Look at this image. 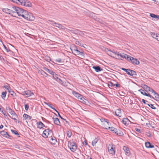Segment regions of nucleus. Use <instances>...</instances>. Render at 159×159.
Returning <instances> with one entry per match:
<instances>
[{
  "label": "nucleus",
  "mask_w": 159,
  "mask_h": 159,
  "mask_svg": "<svg viewBox=\"0 0 159 159\" xmlns=\"http://www.w3.org/2000/svg\"><path fill=\"white\" fill-rule=\"evenodd\" d=\"M12 8L16 13V15H18L19 16H22L28 20L33 21L34 20L35 17L31 13L17 7H13Z\"/></svg>",
  "instance_id": "1"
},
{
  "label": "nucleus",
  "mask_w": 159,
  "mask_h": 159,
  "mask_svg": "<svg viewBox=\"0 0 159 159\" xmlns=\"http://www.w3.org/2000/svg\"><path fill=\"white\" fill-rule=\"evenodd\" d=\"M112 53H113V54H112L113 57L118 59H120V57H122L127 59V57L129 56L126 54L123 53H120L119 54L118 52H113Z\"/></svg>",
  "instance_id": "2"
},
{
  "label": "nucleus",
  "mask_w": 159,
  "mask_h": 159,
  "mask_svg": "<svg viewBox=\"0 0 159 159\" xmlns=\"http://www.w3.org/2000/svg\"><path fill=\"white\" fill-rule=\"evenodd\" d=\"M72 53L75 55H78L84 57V53L78 50L76 46H73L70 48Z\"/></svg>",
  "instance_id": "3"
},
{
  "label": "nucleus",
  "mask_w": 159,
  "mask_h": 159,
  "mask_svg": "<svg viewBox=\"0 0 159 159\" xmlns=\"http://www.w3.org/2000/svg\"><path fill=\"white\" fill-rule=\"evenodd\" d=\"M17 2H18V4H20L27 7H31L32 6L31 3L26 0H20V1H18Z\"/></svg>",
  "instance_id": "4"
},
{
  "label": "nucleus",
  "mask_w": 159,
  "mask_h": 159,
  "mask_svg": "<svg viewBox=\"0 0 159 159\" xmlns=\"http://www.w3.org/2000/svg\"><path fill=\"white\" fill-rule=\"evenodd\" d=\"M3 12L6 13L11 15L13 16H16V13L14 12V11L9 9L7 8H3L2 10Z\"/></svg>",
  "instance_id": "5"
},
{
  "label": "nucleus",
  "mask_w": 159,
  "mask_h": 159,
  "mask_svg": "<svg viewBox=\"0 0 159 159\" xmlns=\"http://www.w3.org/2000/svg\"><path fill=\"white\" fill-rule=\"evenodd\" d=\"M115 148V145L112 144H109L108 146V152L110 154L112 155L115 154V151L114 150Z\"/></svg>",
  "instance_id": "6"
},
{
  "label": "nucleus",
  "mask_w": 159,
  "mask_h": 159,
  "mask_svg": "<svg viewBox=\"0 0 159 159\" xmlns=\"http://www.w3.org/2000/svg\"><path fill=\"white\" fill-rule=\"evenodd\" d=\"M68 146L72 152H74L76 149V146L74 142L69 143Z\"/></svg>",
  "instance_id": "7"
},
{
  "label": "nucleus",
  "mask_w": 159,
  "mask_h": 159,
  "mask_svg": "<svg viewBox=\"0 0 159 159\" xmlns=\"http://www.w3.org/2000/svg\"><path fill=\"white\" fill-rule=\"evenodd\" d=\"M52 131L49 129H46L43 132L42 136L44 137H47L48 135L52 133Z\"/></svg>",
  "instance_id": "8"
},
{
  "label": "nucleus",
  "mask_w": 159,
  "mask_h": 159,
  "mask_svg": "<svg viewBox=\"0 0 159 159\" xmlns=\"http://www.w3.org/2000/svg\"><path fill=\"white\" fill-rule=\"evenodd\" d=\"M22 95H26L28 97L34 95V93L30 90H27L22 92Z\"/></svg>",
  "instance_id": "9"
},
{
  "label": "nucleus",
  "mask_w": 159,
  "mask_h": 159,
  "mask_svg": "<svg viewBox=\"0 0 159 159\" xmlns=\"http://www.w3.org/2000/svg\"><path fill=\"white\" fill-rule=\"evenodd\" d=\"M8 112L12 116V117L11 118L14 120H16V118L17 117V116L15 111H12L11 109L10 108Z\"/></svg>",
  "instance_id": "10"
},
{
  "label": "nucleus",
  "mask_w": 159,
  "mask_h": 159,
  "mask_svg": "<svg viewBox=\"0 0 159 159\" xmlns=\"http://www.w3.org/2000/svg\"><path fill=\"white\" fill-rule=\"evenodd\" d=\"M72 93L78 99H80V100H82V95L77 92L75 91H73L72 92Z\"/></svg>",
  "instance_id": "11"
},
{
  "label": "nucleus",
  "mask_w": 159,
  "mask_h": 159,
  "mask_svg": "<svg viewBox=\"0 0 159 159\" xmlns=\"http://www.w3.org/2000/svg\"><path fill=\"white\" fill-rule=\"evenodd\" d=\"M54 74L53 75H52L53 76V79L56 80L57 82L59 83H61V80L58 78L59 75L56 74L55 73H54Z\"/></svg>",
  "instance_id": "12"
},
{
  "label": "nucleus",
  "mask_w": 159,
  "mask_h": 159,
  "mask_svg": "<svg viewBox=\"0 0 159 159\" xmlns=\"http://www.w3.org/2000/svg\"><path fill=\"white\" fill-rule=\"evenodd\" d=\"M110 124L107 121H104L103 123V125L105 129H108V128H110L109 125Z\"/></svg>",
  "instance_id": "13"
},
{
  "label": "nucleus",
  "mask_w": 159,
  "mask_h": 159,
  "mask_svg": "<svg viewBox=\"0 0 159 159\" xmlns=\"http://www.w3.org/2000/svg\"><path fill=\"white\" fill-rule=\"evenodd\" d=\"M123 149L124 151L125 152V154L129 156L130 154V151L129 149V148L128 147H126V146H124Z\"/></svg>",
  "instance_id": "14"
},
{
  "label": "nucleus",
  "mask_w": 159,
  "mask_h": 159,
  "mask_svg": "<svg viewBox=\"0 0 159 159\" xmlns=\"http://www.w3.org/2000/svg\"><path fill=\"white\" fill-rule=\"evenodd\" d=\"M145 145L146 147L148 148H154V145H152L151 143L148 142L145 143Z\"/></svg>",
  "instance_id": "15"
},
{
  "label": "nucleus",
  "mask_w": 159,
  "mask_h": 159,
  "mask_svg": "<svg viewBox=\"0 0 159 159\" xmlns=\"http://www.w3.org/2000/svg\"><path fill=\"white\" fill-rule=\"evenodd\" d=\"M93 68L97 72H99L102 70V69L99 66H93Z\"/></svg>",
  "instance_id": "16"
},
{
  "label": "nucleus",
  "mask_w": 159,
  "mask_h": 159,
  "mask_svg": "<svg viewBox=\"0 0 159 159\" xmlns=\"http://www.w3.org/2000/svg\"><path fill=\"white\" fill-rule=\"evenodd\" d=\"M54 23L56 25H55L56 27L62 30L65 29V28L61 24L57 23Z\"/></svg>",
  "instance_id": "17"
},
{
  "label": "nucleus",
  "mask_w": 159,
  "mask_h": 159,
  "mask_svg": "<svg viewBox=\"0 0 159 159\" xmlns=\"http://www.w3.org/2000/svg\"><path fill=\"white\" fill-rule=\"evenodd\" d=\"M131 62L134 64L138 65L139 64V62L136 59H135L133 57L131 59Z\"/></svg>",
  "instance_id": "18"
},
{
  "label": "nucleus",
  "mask_w": 159,
  "mask_h": 159,
  "mask_svg": "<svg viewBox=\"0 0 159 159\" xmlns=\"http://www.w3.org/2000/svg\"><path fill=\"white\" fill-rule=\"evenodd\" d=\"M38 73H39L46 77H47L48 76V74L42 70H39L38 71Z\"/></svg>",
  "instance_id": "19"
},
{
  "label": "nucleus",
  "mask_w": 159,
  "mask_h": 159,
  "mask_svg": "<svg viewBox=\"0 0 159 159\" xmlns=\"http://www.w3.org/2000/svg\"><path fill=\"white\" fill-rule=\"evenodd\" d=\"M52 119L54 121V123L58 125H60V122L59 119L58 118H52Z\"/></svg>",
  "instance_id": "20"
},
{
  "label": "nucleus",
  "mask_w": 159,
  "mask_h": 159,
  "mask_svg": "<svg viewBox=\"0 0 159 159\" xmlns=\"http://www.w3.org/2000/svg\"><path fill=\"white\" fill-rule=\"evenodd\" d=\"M44 103L46 104V105H47L50 108H51L53 109L54 110H55V111L57 112L58 114H59V112L54 107H53L52 106V105L50 103H47V102H44Z\"/></svg>",
  "instance_id": "21"
},
{
  "label": "nucleus",
  "mask_w": 159,
  "mask_h": 159,
  "mask_svg": "<svg viewBox=\"0 0 159 159\" xmlns=\"http://www.w3.org/2000/svg\"><path fill=\"white\" fill-rule=\"evenodd\" d=\"M37 125L39 129H41L44 126V124L41 121L37 123Z\"/></svg>",
  "instance_id": "22"
},
{
  "label": "nucleus",
  "mask_w": 159,
  "mask_h": 159,
  "mask_svg": "<svg viewBox=\"0 0 159 159\" xmlns=\"http://www.w3.org/2000/svg\"><path fill=\"white\" fill-rule=\"evenodd\" d=\"M116 115L119 117H120L121 116V110L120 109H117L115 111Z\"/></svg>",
  "instance_id": "23"
},
{
  "label": "nucleus",
  "mask_w": 159,
  "mask_h": 159,
  "mask_svg": "<svg viewBox=\"0 0 159 159\" xmlns=\"http://www.w3.org/2000/svg\"><path fill=\"white\" fill-rule=\"evenodd\" d=\"M57 140L55 137H54V138H53V137H52L51 138L50 140V142L51 144H55Z\"/></svg>",
  "instance_id": "24"
},
{
  "label": "nucleus",
  "mask_w": 159,
  "mask_h": 159,
  "mask_svg": "<svg viewBox=\"0 0 159 159\" xmlns=\"http://www.w3.org/2000/svg\"><path fill=\"white\" fill-rule=\"evenodd\" d=\"M23 117L25 120H29L31 119V117L26 114H24L23 115Z\"/></svg>",
  "instance_id": "25"
},
{
  "label": "nucleus",
  "mask_w": 159,
  "mask_h": 159,
  "mask_svg": "<svg viewBox=\"0 0 159 159\" xmlns=\"http://www.w3.org/2000/svg\"><path fill=\"white\" fill-rule=\"evenodd\" d=\"M74 32L75 34H78L80 35L81 36H83L84 35V33L81 31H79L78 30H75L74 31Z\"/></svg>",
  "instance_id": "26"
},
{
  "label": "nucleus",
  "mask_w": 159,
  "mask_h": 159,
  "mask_svg": "<svg viewBox=\"0 0 159 159\" xmlns=\"http://www.w3.org/2000/svg\"><path fill=\"white\" fill-rule=\"evenodd\" d=\"M142 87L146 92L148 91L150 88L148 86L145 84L143 85Z\"/></svg>",
  "instance_id": "27"
},
{
  "label": "nucleus",
  "mask_w": 159,
  "mask_h": 159,
  "mask_svg": "<svg viewBox=\"0 0 159 159\" xmlns=\"http://www.w3.org/2000/svg\"><path fill=\"white\" fill-rule=\"evenodd\" d=\"M130 75L131 76H136L137 75L136 72L133 70L130 69Z\"/></svg>",
  "instance_id": "28"
},
{
  "label": "nucleus",
  "mask_w": 159,
  "mask_h": 159,
  "mask_svg": "<svg viewBox=\"0 0 159 159\" xmlns=\"http://www.w3.org/2000/svg\"><path fill=\"white\" fill-rule=\"evenodd\" d=\"M63 86H66L68 85L69 83L66 81H62L61 80V83H60Z\"/></svg>",
  "instance_id": "29"
},
{
  "label": "nucleus",
  "mask_w": 159,
  "mask_h": 159,
  "mask_svg": "<svg viewBox=\"0 0 159 159\" xmlns=\"http://www.w3.org/2000/svg\"><path fill=\"white\" fill-rule=\"evenodd\" d=\"M1 134L2 135L5 137H7V136H9L7 132L4 131L1 132Z\"/></svg>",
  "instance_id": "30"
},
{
  "label": "nucleus",
  "mask_w": 159,
  "mask_h": 159,
  "mask_svg": "<svg viewBox=\"0 0 159 159\" xmlns=\"http://www.w3.org/2000/svg\"><path fill=\"white\" fill-rule=\"evenodd\" d=\"M150 16L152 18H154L159 19V16L158 15H156L154 14H150Z\"/></svg>",
  "instance_id": "31"
},
{
  "label": "nucleus",
  "mask_w": 159,
  "mask_h": 159,
  "mask_svg": "<svg viewBox=\"0 0 159 159\" xmlns=\"http://www.w3.org/2000/svg\"><path fill=\"white\" fill-rule=\"evenodd\" d=\"M155 98H154V99L158 101L159 99V94L155 92V93H154Z\"/></svg>",
  "instance_id": "32"
},
{
  "label": "nucleus",
  "mask_w": 159,
  "mask_h": 159,
  "mask_svg": "<svg viewBox=\"0 0 159 159\" xmlns=\"http://www.w3.org/2000/svg\"><path fill=\"white\" fill-rule=\"evenodd\" d=\"M129 120L127 118H123L122 120V122L124 124L126 125L128 122Z\"/></svg>",
  "instance_id": "33"
},
{
  "label": "nucleus",
  "mask_w": 159,
  "mask_h": 159,
  "mask_svg": "<svg viewBox=\"0 0 159 159\" xmlns=\"http://www.w3.org/2000/svg\"><path fill=\"white\" fill-rule=\"evenodd\" d=\"M98 140V139L96 138H95V139L92 142V145L93 146H95L97 143Z\"/></svg>",
  "instance_id": "34"
},
{
  "label": "nucleus",
  "mask_w": 159,
  "mask_h": 159,
  "mask_svg": "<svg viewBox=\"0 0 159 159\" xmlns=\"http://www.w3.org/2000/svg\"><path fill=\"white\" fill-rule=\"evenodd\" d=\"M75 43V44H77L78 45H79V46H81L82 47H83L86 48V47H85L84 46V44H82L80 41H76Z\"/></svg>",
  "instance_id": "35"
},
{
  "label": "nucleus",
  "mask_w": 159,
  "mask_h": 159,
  "mask_svg": "<svg viewBox=\"0 0 159 159\" xmlns=\"http://www.w3.org/2000/svg\"><path fill=\"white\" fill-rule=\"evenodd\" d=\"M94 15V14L93 13H91L89 11H87V15L89 17H93V15Z\"/></svg>",
  "instance_id": "36"
},
{
  "label": "nucleus",
  "mask_w": 159,
  "mask_h": 159,
  "mask_svg": "<svg viewBox=\"0 0 159 159\" xmlns=\"http://www.w3.org/2000/svg\"><path fill=\"white\" fill-rule=\"evenodd\" d=\"M158 34H156V33H152V32H151V35H152V37L153 38H155V39H156V38L157 37V35H158Z\"/></svg>",
  "instance_id": "37"
},
{
  "label": "nucleus",
  "mask_w": 159,
  "mask_h": 159,
  "mask_svg": "<svg viewBox=\"0 0 159 159\" xmlns=\"http://www.w3.org/2000/svg\"><path fill=\"white\" fill-rule=\"evenodd\" d=\"M116 134L119 136H121L123 135L122 132L119 130H117Z\"/></svg>",
  "instance_id": "38"
},
{
  "label": "nucleus",
  "mask_w": 159,
  "mask_h": 159,
  "mask_svg": "<svg viewBox=\"0 0 159 159\" xmlns=\"http://www.w3.org/2000/svg\"><path fill=\"white\" fill-rule=\"evenodd\" d=\"M6 93H7L6 92H3L2 93V98L4 99L5 98L6 95Z\"/></svg>",
  "instance_id": "39"
},
{
  "label": "nucleus",
  "mask_w": 159,
  "mask_h": 159,
  "mask_svg": "<svg viewBox=\"0 0 159 159\" xmlns=\"http://www.w3.org/2000/svg\"><path fill=\"white\" fill-rule=\"evenodd\" d=\"M147 105L151 107L152 109H155L156 108V107L153 106V105L152 104H147Z\"/></svg>",
  "instance_id": "40"
},
{
  "label": "nucleus",
  "mask_w": 159,
  "mask_h": 159,
  "mask_svg": "<svg viewBox=\"0 0 159 159\" xmlns=\"http://www.w3.org/2000/svg\"><path fill=\"white\" fill-rule=\"evenodd\" d=\"M67 136L69 138L72 135V133L70 131H67L66 132Z\"/></svg>",
  "instance_id": "41"
},
{
  "label": "nucleus",
  "mask_w": 159,
  "mask_h": 159,
  "mask_svg": "<svg viewBox=\"0 0 159 159\" xmlns=\"http://www.w3.org/2000/svg\"><path fill=\"white\" fill-rule=\"evenodd\" d=\"M11 131L12 133H14L15 135H19V134L18 133L17 131H16V130H15L13 129H11Z\"/></svg>",
  "instance_id": "42"
},
{
  "label": "nucleus",
  "mask_w": 159,
  "mask_h": 159,
  "mask_svg": "<svg viewBox=\"0 0 159 159\" xmlns=\"http://www.w3.org/2000/svg\"><path fill=\"white\" fill-rule=\"evenodd\" d=\"M48 72L51 74L52 75H53L54 74V72H53L52 71L50 70L49 69L47 71Z\"/></svg>",
  "instance_id": "43"
},
{
  "label": "nucleus",
  "mask_w": 159,
  "mask_h": 159,
  "mask_svg": "<svg viewBox=\"0 0 159 159\" xmlns=\"http://www.w3.org/2000/svg\"><path fill=\"white\" fill-rule=\"evenodd\" d=\"M149 90H148V91H149L153 93H155L156 92L154 90H153L151 88H150Z\"/></svg>",
  "instance_id": "44"
},
{
  "label": "nucleus",
  "mask_w": 159,
  "mask_h": 159,
  "mask_svg": "<svg viewBox=\"0 0 159 159\" xmlns=\"http://www.w3.org/2000/svg\"><path fill=\"white\" fill-rule=\"evenodd\" d=\"M4 87L5 88L7 89L8 90V92H9V93H11L9 89V88H10V87L9 86H5Z\"/></svg>",
  "instance_id": "45"
},
{
  "label": "nucleus",
  "mask_w": 159,
  "mask_h": 159,
  "mask_svg": "<svg viewBox=\"0 0 159 159\" xmlns=\"http://www.w3.org/2000/svg\"><path fill=\"white\" fill-rule=\"evenodd\" d=\"M48 21L51 22V25L55 26V25H55V24L54 23H56V22H55L54 21L52 20H48Z\"/></svg>",
  "instance_id": "46"
},
{
  "label": "nucleus",
  "mask_w": 159,
  "mask_h": 159,
  "mask_svg": "<svg viewBox=\"0 0 159 159\" xmlns=\"http://www.w3.org/2000/svg\"><path fill=\"white\" fill-rule=\"evenodd\" d=\"M139 91L143 95L144 94L143 93H145L144 90L141 89H139Z\"/></svg>",
  "instance_id": "47"
},
{
  "label": "nucleus",
  "mask_w": 159,
  "mask_h": 159,
  "mask_svg": "<svg viewBox=\"0 0 159 159\" xmlns=\"http://www.w3.org/2000/svg\"><path fill=\"white\" fill-rule=\"evenodd\" d=\"M11 94L14 97L16 95V94L13 92V91H10Z\"/></svg>",
  "instance_id": "48"
},
{
  "label": "nucleus",
  "mask_w": 159,
  "mask_h": 159,
  "mask_svg": "<svg viewBox=\"0 0 159 159\" xmlns=\"http://www.w3.org/2000/svg\"><path fill=\"white\" fill-rule=\"evenodd\" d=\"M25 110H26L27 111L28 110L29 108V107L27 105L25 104Z\"/></svg>",
  "instance_id": "49"
},
{
  "label": "nucleus",
  "mask_w": 159,
  "mask_h": 159,
  "mask_svg": "<svg viewBox=\"0 0 159 159\" xmlns=\"http://www.w3.org/2000/svg\"><path fill=\"white\" fill-rule=\"evenodd\" d=\"M132 58H133V57H131L130 56H128V57H127V60L128 61H131Z\"/></svg>",
  "instance_id": "50"
},
{
  "label": "nucleus",
  "mask_w": 159,
  "mask_h": 159,
  "mask_svg": "<svg viewBox=\"0 0 159 159\" xmlns=\"http://www.w3.org/2000/svg\"><path fill=\"white\" fill-rule=\"evenodd\" d=\"M132 58H133V57H131L130 56H128V57H127V60L128 61H131Z\"/></svg>",
  "instance_id": "51"
},
{
  "label": "nucleus",
  "mask_w": 159,
  "mask_h": 159,
  "mask_svg": "<svg viewBox=\"0 0 159 159\" xmlns=\"http://www.w3.org/2000/svg\"><path fill=\"white\" fill-rule=\"evenodd\" d=\"M135 130L139 132V133H141V130L140 129H138V128H135Z\"/></svg>",
  "instance_id": "52"
},
{
  "label": "nucleus",
  "mask_w": 159,
  "mask_h": 159,
  "mask_svg": "<svg viewBox=\"0 0 159 159\" xmlns=\"http://www.w3.org/2000/svg\"><path fill=\"white\" fill-rule=\"evenodd\" d=\"M55 61L56 62H60L61 61V59L60 58H57L56 60Z\"/></svg>",
  "instance_id": "53"
},
{
  "label": "nucleus",
  "mask_w": 159,
  "mask_h": 159,
  "mask_svg": "<svg viewBox=\"0 0 159 159\" xmlns=\"http://www.w3.org/2000/svg\"><path fill=\"white\" fill-rule=\"evenodd\" d=\"M115 128L113 127H110V128H108V129H109L111 131H113L115 129Z\"/></svg>",
  "instance_id": "54"
},
{
  "label": "nucleus",
  "mask_w": 159,
  "mask_h": 159,
  "mask_svg": "<svg viewBox=\"0 0 159 159\" xmlns=\"http://www.w3.org/2000/svg\"><path fill=\"white\" fill-rule=\"evenodd\" d=\"M58 116H59L61 119H62L63 120H64V121H66V122H67V121L65 119H64L63 118H62V117H61V116L60 115V114L59 113V114H58Z\"/></svg>",
  "instance_id": "55"
},
{
  "label": "nucleus",
  "mask_w": 159,
  "mask_h": 159,
  "mask_svg": "<svg viewBox=\"0 0 159 159\" xmlns=\"http://www.w3.org/2000/svg\"><path fill=\"white\" fill-rule=\"evenodd\" d=\"M3 46H4L6 50V51L7 52H9L10 51V50L8 49L4 45H3Z\"/></svg>",
  "instance_id": "56"
},
{
  "label": "nucleus",
  "mask_w": 159,
  "mask_h": 159,
  "mask_svg": "<svg viewBox=\"0 0 159 159\" xmlns=\"http://www.w3.org/2000/svg\"><path fill=\"white\" fill-rule=\"evenodd\" d=\"M147 96H148V97H149L150 98H153V99H154V97H152V96L151 95H150V94L149 93L148 94H147Z\"/></svg>",
  "instance_id": "57"
},
{
  "label": "nucleus",
  "mask_w": 159,
  "mask_h": 159,
  "mask_svg": "<svg viewBox=\"0 0 159 159\" xmlns=\"http://www.w3.org/2000/svg\"><path fill=\"white\" fill-rule=\"evenodd\" d=\"M100 120L102 122H103V123L104 122V121H107V120H106L105 119H103V118L100 119Z\"/></svg>",
  "instance_id": "58"
},
{
  "label": "nucleus",
  "mask_w": 159,
  "mask_h": 159,
  "mask_svg": "<svg viewBox=\"0 0 159 159\" xmlns=\"http://www.w3.org/2000/svg\"><path fill=\"white\" fill-rule=\"evenodd\" d=\"M113 86V83L111 82H110L109 83V84H108V86L109 87H112Z\"/></svg>",
  "instance_id": "59"
},
{
  "label": "nucleus",
  "mask_w": 159,
  "mask_h": 159,
  "mask_svg": "<svg viewBox=\"0 0 159 159\" xmlns=\"http://www.w3.org/2000/svg\"><path fill=\"white\" fill-rule=\"evenodd\" d=\"M121 69L123 70V71H125L126 72L128 70V69H125V68H122Z\"/></svg>",
  "instance_id": "60"
},
{
  "label": "nucleus",
  "mask_w": 159,
  "mask_h": 159,
  "mask_svg": "<svg viewBox=\"0 0 159 159\" xmlns=\"http://www.w3.org/2000/svg\"><path fill=\"white\" fill-rule=\"evenodd\" d=\"M117 130V129H116L115 128L114 129L113 131V133L116 134V133Z\"/></svg>",
  "instance_id": "61"
},
{
  "label": "nucleus",
  "mask_w": 159,
  "mask_h": 159,
  "mask_svg": "<svg viewBox=\"0 0 159 159\" xmlns=\"http://www.w3.org/2000/svg\"><path fill=\"white\" fill-rule=\"evenodd\" d=\"M114 86L117 87H119V84H114Z\"/></svg>",
  "instance_id": "62"
},
{
  "label": "nucleus",
  "mask_w": 159,
  "mask_h": 159,
  "mask_svg": "<svg viewBox=\"0 0 159 159\" xmlns=\"http://www.w3.org/2000/svg\"><path fill=\"white\" fill-rule=\"evenodd\" d=\"M130 69H128V71L126 72V73H127L128 75H130V72H129V71H130Z\"/></svg>",
  "instance_id": "63"
},
{
  "label": "nucleus",
  "mask_w": 159,
  "mask_h": 159,
  "mask_svg": "<svg viewBox=\"0 0 159 159\" xmlns=\"http://www.w3.org/2000/svg\"><path fill=\"white\" fill-rule=\"evenodd\" d=\"M130 69H128V71L126 72V73H127L128 75H130V72H129V71H130Z\"/></svg>",
  "instance_id": "64"
}]
</instances>
